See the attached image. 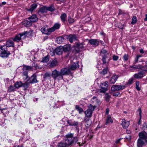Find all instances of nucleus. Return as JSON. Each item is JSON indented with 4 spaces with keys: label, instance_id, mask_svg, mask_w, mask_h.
<instances>
[{
    "label": "nucleus",
    "instance_id": "nucleus-1",
    "mask_svg": "<svg viewBox=\"0 0 147 147\" xmlns=\"http://www.w3.org/2000/svg\"><path fill=\"white\" fill-rule=\"evenodd\" d=\"M139 138L137 142L138 147H143L147 144V133L145 131L140 132L139 134Z\"/></svg>",
    "mask_w": 147,
    "mask_h": 147
},
{
    "label": "nucleus",
    "instance_id": "nucleus-2",
    "mask_svg": "<svg viewBox=\"0 0 147 147\" xmlns=\"http://www.w3.org/2000/svg\"><path fill=\"white\" fill-rule=\"evenodd\" d=\"M66 138L64 141L67 146L68 147L74 143H76L78 141L77 137H74V134H69L65 135Z\"/></svg>",
    "mask_w": 147,
    "mask_h": 147
},
{
    "label": "nucleus",
    "instance_id": "nucleus-3",
    "mask_svg": "<svg viewBox=\"0 0 147 147\" xmlns=\"http://www.w3.org/2000/svg\"><path fill=\"white\" fill-rule=\"evenodd\" d=\"M100 55L102 57L103 64L107 65L110 61L108 52L104 49H102L100 52Z\"/></svg>",
    "mask_w": 147,
    "mask_h": 147
},
{
    "label": "nucleus",
    "instance_id": "nucleus-4",
    "mask_svg": "<svg viewBox=\"0 0 147 147\" xmlns=\"http://www.w3.org/2000/svg\"><path fill=\"white\" fill-rule=\"evenodd\" d=\"M0 56L3 58H7L10 54L9 51L7 50V46L3 45L0 47Z\"/></svg>",
    "mask_w": 147,
    "mask_h": 147
},
{
    "label": "nucleus",
    "instance_id": "nucleus-5",
    "mask_svg": "<svg viewBox=\"0 0 147 147\" xmlns=\"http://www.w3.org/2000/svg\"><path fill=\"white\" fill-rule=\"evenodd\" d=\"M32 32H28V31L23 32L16 36L15 38L13 39L14 41L18 42L21 39L24 38L26 37V36L29 34H30Z\"/></svg>",
    "mask_w": 147,
    "mask_h": 147
},
{
    "label": "nucleus",
    "instance_id": "nucleus-6",
    "mask_svg": "<svg viewBox=\"0 0 147 147\" xmlns=\"http://www.w3.org/2000/svg\"><path fill=\"white\" fill-rule=\"evenodd\" d=\"M96 107L90 105L89 106V108L84 112L85 117L90 118L92 116L93 111L96 108Z\"/></svg>",
    "mask_w": 147,
    "mask_h": 147
},
{
    "label": "nucleus",
    "instance_id": "nucleus-7",
    "mask_svg": "<svg viewBox=\"0 0 147 147\" xmlns=\"http://www.w3.org/2000/svg\"><path fill=\"white\" fill-rule=\"evenodd\" d=\"M51 76L55 80L57 79L59 80L63 79V77L61 75L60 71L56 69H55L52 71Z\"/></svg>",
    "mask_w": 147,
    "mask_h": 147
},
{
    "label": "nucleus",
    "instance_id": "nucleus-8",
    "mask_svg": "<svg viewBox=\"0 0 147 147\" xmlns=\"http://www.w3.org/2000/svg\"><path fill=\"white\" fill-rule=\"evenodd\" d=\"M79 65L78 64V61L76 59H74L71 65L68 67L71 72L75 70L76 68L79 67Z\"/></svg>",
    "mask_w": 147,
    "mask_h": 147
},
{
    "label": "nucleus",
    "instance_id": "nucleus-9",
    "mask_svg": "<svg viewBox=\"0 0 147 147\" xmlns=\"http://www.w3.org/2000/svg\"><path fill=\"white\" fill-rule=\"evenodd\" d=\"M60 71L61 75L63 77V76L68 75L72 74L68 67L62 68Z\"/></svg>",
    "mask_w": 147,
    "mask_h": 147
},
{
    "label": "nucleus",
    "instance_id": "nucleus-10",
    "mask_svg": "<svg viewBox=\"0 0 147 147\" xmlns=\"http://www.w3.org/2000/svg\"><path fill=\"white\" fill-rule=\"evenodd\" d=\"M125 88V86L124 85H113L111 88V90L112 91L121 90Z\"/></svg>",
    "mask_w": 147,
    "mask_h": 147
},
{
    "label": "nucleus",
    "instance_id": "nucleus-11",
    "mask_svg": "<svg viewBox=\"0 0 147 147\" xmlns=\"http://www.w3.org/2000/svg\"><path fill=\"white\" fill-rule=\"evenodd\" d=\"M40 30L42 33L47 35L50 34L51 32L50 28H49L47 26H43Z\"/></svg>",
    "mask_w": 147,
    "mask_h": 147
},
{
    "label": "nucleus",
    "instance_id": "nucleus-12",
    "mask_svg": "<svg viewBox=\"0 0 147 147\" xmlns=\"http://www.w3.org/2000/svg\"><path fill=\"white\" fill-rule=\"evenodd\" d=\"M142 68V65L140 64L134 65L133 66L130 65L129 66V69L132 71L136 69H141Z\"/></svg>",
    "mask_w": 147,
    "mask_h": 147
},
{
    "label": "nucleus",
    "instance_id": "nucleus-13",
    "mask_svg": "<svg viewBox=\"0 0 147 147\" xmlns=\"http://www.w3.org/2000/svg\"><path fill=\"white\" fill-rule=\"evenodd\" d=\"M67 39L71 43H72L77 40V36L75 34H70L68 36Z\"/></svg>",
    "mask_w": 147,
    "mask_h": 147
},
{
    "label": "nucleus",
    "instance_id": "nucleus-14",
    "mask_svg": "<svg viewBox=\"0 0 147 147\" xmlns=\"http://www.w3.org/2000/svg\"><path fill=\"white\" fill-rule=\"evenodd\" d=\"M89 43L90 44L96 47L99 45V42L97 39H91L89 40Z\"/></svg>",
    "mask_w": 147,
    "mask_h": 147
},
{
    "label": "nucleus",
    "instance_id": "nucleus-15",
    "mask_svg": "<svg viewBox=\"0 0 147 147\" xmlns=\"http://www.w3.org/2000/svg\"><path fill=\"white\" fill-rule=\"evenodd\" d=\"M145 73L142 71L135 74L134 76V77L136 79L141 78H142Z\"/></svg>",
    "mask_w": 147,
    "mask_h": 147
},
{
    "label": "nucleus",
    "instance_id": "nucleus-16",
    "mask_svg": "<svg viewBox=\"0 0 147 147\" xmlns=\"http://www.w3.org/2000/svg\"><path fill=\"white\" fill-rule=\"evenodd\" d=\"M28 81L30 83H34L38 82L37 80L36 76L34 75H33L31 76L29 79L28 80Z\"/></svg>",
    "mask_w": 147,
    "mask_h": 147
},
{
    "label": "nucleus",
    "instance_id": "nucleus-17",
    "mask_svg": "<svg viewBox=\"0 0 147 147\" xmlns=\"http://www.w3.org/2000/svg\"><path fill=\"white\" fill-rule=\"evenodd\" d=\"M22 24L26 27H29L32 25V23L27 18L23 22Z\"/></svg>",
    "mask_w": 147,
    "mask_h": 147
},
{
    "label": "nucleus",
    "instance_id": "nucleus-18",
    "mask_svg": "<svg viewBox=\"0 0 147 147\" xmlns=\"http://www.w3.org/2000/svg\"><path fill=\"white\" fill-rule=\"evenodd\" d=\"M121 125L123 128H127L129 124V121H126L125 119H123L122 120Z\"/></svg>",
    "mask_w": 147,
    "mask_h": 147
},
{
    "label": "nucleus",
    "instance_id": "nucleus-19",
    "mask_svg": "<svg viewBox=\"0 0 147 147\" xmlns=\"http://www.w3.org/2000/svg\"><path fill=\"white\" fill-rule=\"evenodd\" d=\"M118 77L119 76L117 75H115L112 76L109 81L110 83L114 84L117 80Z\"/></svg>",
    "mask_w": 147,
    "mask_h": 147
},
{
    "label": "nucleus",
    "instance_id": "nucleus-20",
    "mask_svg": "<svg viewBox=\"0 0 147 147\" xmlns=\"http://www.w3.org/2000/svg\"><path fill=\"white\" fill-rule=\"evenodd\" d=\"M60 26V24L59 23H55L53 27L50 28L51 32L54 31L58 29L59 28Z\"/></svg>",
    "mask_w": 147,
    "mask_h": 147
},
{
    "label": "nucleus",
    "instance_id": "nucleus-21",
    "mask_svg": "<svg viewBox=\"0 0 147 147\" xmlns=\"http://www.w3.org/2000/svg\"><path fill=\"white\" fill-rule=\"evenodd\" d=\"M28 19L30 20L31 23L32 22H36L38 20V18L36 15H33L29 18H28Z\"/></svg>",
    "mask_w": 147,
    "mask_h": 147
},
{
    "label": "nucleus",
    "instance_id": "nucleus-22",
    "mask_svg": "<svg viewBox=\"0 0 147 147\" xmlns=\"http://www.w3.org/2000/svg\"><path fill=\"white\" fill-rule=\"evenodd\" d=\"M67 123L71 126H77L78 124V122L76 121L73 120H68L67 121Z\"/></svg>",
    "mask_w": 147,
    "mask_h": 147
},
{
    "label": "nucleus",
    "instance_id": "nucleus-23",
    "mask_svg": "<svg viewBox=\"0 0 147 147\" xmlns=\"http://www.w3.org/2000/svg\"><path fill=\"white\" fill-rule=\"evenodd\" d=\"M62 47L61 46H60L59 47H57L55 51L56 54L59 55H61L62 54L63 51V49H62Z\"/></svg>",
    "mask_w": 147,
    "mask_h": 147
},
{
    "label": "nucleus",
    "instance_id": "nucleus-24",
    "mask_svg": "<svg viewBox=\"0 0 147 147\" xmlns=\"http://www.w3.org/2000/svg\"><path fill=\"white\" fill-rule=\"evenodd\" d=\"M63 49V51L64 52H68L71 49V47L69 44H67L64 45L63 47H61Z\"/></svg>",
    "mask_w": 147,
    "mask_h": 147
},
{
    "label": "nucleus",
    "instance_id": "nucleus-25",
    "mask_svg": "<svg viewBox=\"0 0 147 147\" xmlns=\"http://www.w3.org/2000/svg\"><path fill=\"white\" fill-rule=\"evenodd\" d=\"M113 122V120L111 118V115H108L107 117L105 123V124L107 125L109 123H112Z\"/></svg>",
    "mask_w": 147,
    "mask_h": 147
},
{
    "label": "nucleus",
    "instance_id": "nucleus-26",
    "mask_svg": "<svg viewBox=\"0 0 147 147\" xmlns=\"http://www.w3.org/2000/svg\"><path fill=\"white\" fill-rule=\"evenodd\" d=\"M13 41L12 40L10 39L6 42V46L7 47H14V45L13 43Z\"/></svg>",
    "mask_w": 147,
    "mask_h": 147
},
{
    "label": "nucleus",
    "instance_id": "nucleus-27",
    "mask_svg": "<svg viewBox=\"0 0 147 147\" xmlns=\"http://www.w3.org/2000/svg\"><path fill=\"white\" fill-rule=\"evenodd\" d=\"M67 17V15L65 13H63L61 15V19L63 23H65L66 21Z\"/></svg>",
    "mask_w": 147,
    "mask_h": 147
},
{
    "label": "nucleus",
    "instance_id": "nucleus-28",
    "mask_svg": "<svg viewBox=\"0 0 147 147\" xmlns=\"http://www.w3.org/2000/svg\"><path fill=\"white\" fill-rule=\"evenodd\" d=\"M47 11V7L45 6H43L40 8L38 11V13H42L46 12Z\"/></svg>",
    "mask_w": 147,
    "mask_h": 147
},
{
    "label": "nucleus",
    "instance_id": "nucleus-29",
    "mask_svg": "<svg viewBox=\"0 0 147 147\" xmlns=\"http://www.w3.org/2000/svg\"><path fill=\"white\" fill-rule=\"evenodd\" d=\"M64 38L62 36H59L56 38V41L58 44H61L64 41Z\"/></svg>",
    "mask_w": 147,
    "mask_h": 147
},
{
    "label": "nucleus",
    "instance_id": "nucleus-30",
    "mask_svg": "<svg viewBox=\"0 0 147 147\" xmlns=\"http://www.w3.org/2000/svg\"><path fill=\"white\" fill-rule=\"evenodd\" d=\"M32 67L28 65H24L22 68L23 70H26V71L32 70Z\"/></svg>",
    "mask_w": 147,
    "mask_h": 147
},
{
    "label": "nucleus",
    "instance_id": "nucleus-31",
    "mask_svg": "<svg viewBox=\"0 0 147 147\" xmlns=\"http://www.w3.org/2000/svg\"><path fill=\"white\" fill-rule=\"evenodd\" d=\"M23 71L22 72V76L23 77V79L24 80H26L28 77V71H26L23 70Z\"/></svg>",
    "mask_w": 147,
    "mask_h": 147
},
{
    "label": "nucleus",
    "instance_id": "nucleus-32",
    "mask_svg": "<svg viewBox=\"0 0 147 147\" xmlns=\"http://www.w3.org/2000/svg\"><path fill=\"white\" fill-rule=\"evenodd\" d=\"M101 88V89H99L97 90V93L99 95H101V93H104L105 92L107 91L106 90V88Z\"/></svg>",
    "mask_w": 147,
    "mask_h": 147
},
{
    "label": "nucleus",
    "instance_id": "nucleus-33",
    "mask_svg": "<svg viewBox=\"0 0 147 147\" xmlns=\"http://www.w3.org/2000/svg\"><path fill=\"white\" fill-rule=\"evenodd\" d=\"M58 147H68L64 141H62L59 143L57 145Z\"/></svg>",
    "mask_w": 147,
    "mask_h": 147
},
{
    "label": "nucleus",
    "instance_id": "nucleus-34",
    "mask_svg": "<svg viewBox=\"0 0 147 147\" xmlns=\"http://www.w3.org/2000/svg\"><path fill=\"white\" fill-rule=\"evenodd\" d=\"M108 82H104L102 84L100 85L101 88H102L103 89L104 88H106V90H107V87H108Z\"/></svg>",
    "mask_w": 147,
    "mask_h": 147
},
{
    "label": "nucleus",
    "instance_id": "nucleus-35",
    "mask_svg": "<svg viewBox=\"0 0 147 147\" xmlns=\"http://www.w3.org/2000/svg\"><path fill=\"white\" fill-rule=\"evenodd\" d=\"M37 7V5L35 3H33L31 5L30 7L28 10L31 12L32 11Z\"/></svg>",
    "mask_w": 147,
    "mask_h": 147
},
{
    "label": "nucleus",
    "instance_id": "nucleus-36",
    "mask_svg": "<svg viewBox=\"0 0 147 147\" xmlns=\"http://www.w3.org/2000/svg\"><path fill=\"white\" fill-rule=\"evenodd\" d=\"M22 85V83L21 82H16L14 84V87L16 88H18L21 86Z\"/></svg>",
    "mask_w": 147,
    "mask_h": 147
},
{
    "label": "nucleus",
    "instance_id": "nucleus-37",
    "mask_svg": "<svg viewBox=\"0 0 147 147\" xmlns=\"http://www.w3.org/2000/svg\"><path fill=\"white\" fill-rule=\"evenodd\" d=\"M30 84L29 82L27 80L26 82L24 83H22V87H23L25 89H26L28 87V86Z\"/></svg>",
    "mask_w": 147,
    "mask_h": 147
},
{
    "label": "nucleus",
    "instance_id": "nucleus-38",
    "mask_svg": "<svg viewBox=\"0 0 147 147\" xmlns=\"http://www.w3.org/2000/svg\"><path fill=\"white\" fill-rule=\"evenodd\" d=\"M75 108L78 111L79 113L80 114L82 113L83 111V109L79 105H76L75 107Z\"/></svg>",
    "mask_w": 147,
    "mask_h": 147
},
{
    "label": "nucleus",
    "instance_id": "nucleus-39",
    "mask_svg": "<svg viewBox=\"0 0 147 147\" xmlns=\"http://www.w3.org/2000/svg\"><path fill=\"white\" fill-rule=\"evenodd\" d=\"M84 44L83 43H79L77 44V46L79 48L80 50L82 49H84Z\"/></svg>",
    "mask_w": 147,
    "mask_h": 147
},
{
    "label": "nucleus",
    "instance_id": "nucleus-40",
    "mask_svg": "<svg viewBox=\"0 0 147 147\" xmlns=\"http://www.w3.org/2000/svg\"><path fill=\"white\" fill-rule=\"evenodd\" d=\"M15 87L12 85H11L7 91L9 92H11L14 91Z\"/></svg>",
    "mask_w": 147,
    "mask_h": 147
},
{
    "label": "nucleus",
    "instance_id": "nucleus-41",
    "mask_svg": "<svg viewBox=\"0 0 147 147\" xmlns=\"http://www.w3.org/2000/svg\"><path fill=\"white\" fill-rule=\"evenodd\" d=\"M57 61L56 60L54 59L50 63V65L51 67L54 66L56 65L57 63Z\"/></svg>",
    "mask_w": 147,
    "mask_h": 147
},
{
    "label": "nucleus",
    "instance_id": "nucleus-42",
    "mask_svg": "<svg viewBox=\"0 0 147 147\" xmlns=\"http://www.w3.org/2000/svg\"><path fill=\"white\" fill-rule=\"evenodd\" d=\"M49 56H47L42 59V61L44 63H47L49 61Z\"/></svg>",
    "mask_w": 147,
    "mask_h": 147
},
{
    "label": "nucleus",
    "instance_id": "nucleus-43",
    "mask_svg": "<svg viewBox=\"0 0 147 147\" xmlns=\"http://www.w3.org/2000/svg\"><path fill=\"white\" fill-rule=\"evenodd\" d=\"M137 21V18L136 16H134L132 19V21L131 22V24H134L136 23Z\"/></svg>",
    "mask_w": 147,
    "mask_h": 147
},
{
    "label": "nucleus",
    "instance_id": "nucleus-44",
    "mask_svg": "<svg viewBox=\"0 0 147 147\" xmlns=\"http://www.w3.org/2000/svg\"><path fill=\"white\" fill-rule=\"evenodd\" d=\"M129 57V55L127 54H125L123 56V59L124 61H127Z\"/></svg>",
    "mask_w": 147,
    "mask_h": 147
},
{
    "label": "nucleus",
    "instance_id": "nucleus-45",
    "mask_svg": "<svg viewBox=\"0 0 147 147\" xmlns=\"http://www.w3.org/2000/svg\"><path fill=\"white\" fill-rule=\"evenodd\" d=\"M145 65L144 66H142V68L141 69L143 71L147 72V61L145 63Z\"/></svg>",
    "mask_w": 147,
    "mask_h": 147
},
{
    "label": "nucleus",
    "instance_id": "nucleus-46",
    "mask_svg": "<svg viewBox=\"0 0 147 147\" xmlns=\"http://www.w3.org/2000/svg\"><path fill=\"white\" fill-rule=\"evenodd\" d=\"M32 67H33L34 68L36 69H37V68H39V67L38 66V65L37 64V63L36 62H33L32 63Z\"/></svg>",
    "mask_w": 147,
    "mask_h": 147
},
{
    "label": "nucleus",
    "instance_id": "nucleus-47",
    "mask_svg": "<svg viewBox=\"0 0 147 147\" xmlns=\"http://www.w3.org/2000/svg\"><path fill=\"white\" fill-rule=\"evenodd\" d=\"M108 71V67H107L105 68H104V69L102 70V72H100V73L103 74H105L107 73Z\"/></svg>",
    "mask_w": 147,
    "mask_h": 147
},
{
    "label": "nucleus",
    "instance_id": "nucleus-48",
    "mask_svg": "<svg viewBox=\"0 0 147 147\" xmlns=\"http://www.w3.org/2000/svg\"><path fill=\"white\" fill-rule=\"evenodd\" d=\"M138 111H139V115H140V119L138 121V124H140V123H141V113H142V111H141V109L140 108L138 110Z\"/></svg>",
    "mask_w": 147,
    "mask_h": 147
},
{
    "label": "nucleus",
    "instance_id": "nucleus-49",
    "mask_svg": "<svg viewBox=\"0 0 147 147\" xmlns=\"http://www.w3.org/2000/svg\"><path fill=\"white\" fill-rule=\"evenodd\" d=\"M47 11H53L54 10V7L52 6H50L47 7Z\"/></svg>",
    "mask_w": 147,
    "mask_h": 147
},
{
    "label": "nucleus",
    "instance_id": "nucleus-50",
    "mask_svg": "<svg viewBox=\"0 0 147 147\" xmlns=\"http://www.w3.org/2000/svg\"><path fill=\"white\" fill-rule=\"evenodd\" d=\"M91 101L93 102H98V99L96 97L94 96L91 99Z\"/></svg>",
    "mask_w": 147,
    "mask_h": 147
},
{
    "label": "nucleus",
    "instance_id": "nucleus-51",
    "mask_svg": "<svg viewBox=\"0 0 147 147\" xmlns=\"http://www.w3.org/2000/svg\"><path fill=\"white\" fill-rule=\"evenodd\" d=\"M68 21L69 23H72L74 22V20L70 17H69Z\"/></svg>",
    "mask_w": 147,
    "mask_h": 147
},
{
    "label": "nucleus",
    "instance_id": "nucleus-52",
    "mask_svg": "<svg viewBox=\"0 0 147 147\" xmlns=\"http://www.w3.org/2000/svg\"><path fill=\"white\" fill-rule=\"evenodd\" d=\"M64 104V102L63 101L59 102L58 101L57 102V104L56 105H58V106H61L63 105Z\"/></svg>",
    "mask_w": 147,
    "mask_h": 147
},
{
    "label": "nucleus",
    "instance_id": "nucleus-53",
    "mask_svg": "<svg viewBox=\"0 0 147 147\" xmlns=\"http://www.w3.org/2000/svg\"><path fill=\"white\" fill-rule=\"evenodd\" d=\"M50 76V74L49 73H45L44 75V78H45L48 77Z\"/></svg>",
    "mask_w": 147,
    "mask_h": 147
},
{
    "label": "nucleus",
    "instance_id": "nucleus-54",
    "mask_svg": "<svg viewBox=\"0 0 147 147\" xmlns=\"http://www.w3.org/2000/svg\"><path fill=\"white\" fill-rule=\"evenodd\" d=\"M105 97L106 100H108L111 98V96L108 94H106L105 95Z\"/></svg>",
    "mask_w": 147,
    "mask_h": 147
},
{
    "label": "nucleus",
    "instance_id": "nucleus-55",
    "mask_svg": "<svg viewBox=\"0 0 147 147\" xmlns=\"http://www.w3.org/2000/svg\"><path fill=\"white\" fill-rule=\"evenodd\" d=\"M133 79L131 78L129 79L127 83V84L130 85L132 84L133 82Z\"/></svg>",
    "mask_w": 147,
    "mask_h": 147
},
{
    "label": "nucleus",
    "instance_id": "nucleus-56",
    "mask_svg": "<svg viewBox=\"0 0 147 147\" xmlns=\"http://www.w3.org/2000/svg\"><path fill=\"white\" fill-rule=\"evenodd\" d=\"M119 58V57L118 56L114 55L113 56V59L114 61H117Z\"/></svg>",
    "mask_w": 147,
    "mask_h": 147
},
{
    "label": "nucleus",
    "instance_id": "nucleus-57",
    "mask_svg": "<svg viewBox=\"0 0 147 147\" xmlns=\"http://www.w3.org/2000/svg\"><path fill=\"white\" fill-rule=\"evenodd\" d=\"M120 94V92H117L114 93L113 94V96H117Z\"/></svg>",
    "mask_w": 147,
    "mask_h": 147
},
{
    "label": "nucleus",
    "instance_id": "nucleus-58",
    "mask_svg": "<svg viewBox=\"0 0 147 147\" xmlns=\"http://www.w3.org/2000/svg\"><path fill=\"white\" fill-rule=\"evenodd\" d=\"M139 58L137 57H136L135 58L134 60V64H136L137 63H138Z\"/></svg>",
    "mask_w": 147,
    "mask_h": 147
},
{
    "label": "nucleus",
    "instance_id": "nucleus-59",
    "mask_svg": "<svg viewBox=\"0 0 147 147\" xmlns=\"http://www.w3.org/2000/svg\"><path fill=\"white\" fill-rule=\"evenodd\" d=\"M109 108H108L106 109V113H105L106 115H108L109 114Z\"/></svg>",
    "mask_w": 147,
    "mask_h": 147
},
{
    "label": "nucleus",
    "instance_id": "nucleus-60",
    "mask_svg": "<svg viewBox=\"0 0 147 147\" xmlns=\"http://www.w3.org/2000/svg\"><path fill=\"white\" fill-rule=\"evenodd\" d=\"M99 41V43H100L102 45L105 46V43L104 42H103L101 40Z\"/></svg>",
    "mask_w": 147,
    "mask_h": 147
},
{
    "label": "nucleus",
    "instance_id": "nucleus-61",
    "mask_svg": "<svg viewBox=\"0 0 147 147\" xmlns=\"http://www.w3.org/2000/svg\"><path fill=\"white\" fill-rule=\"evenodd\" d=\"M136 86H139L140 84L139 82L138 81L136 82Z\"/></svg>",
    "mask_w": 147,
    "mask_h": 147
},
{
    "label": "nucleus",
    "instance_id": "nucleus-62",
    "mask_svg": "<svg viewBox=\"0 0 147 147\" xmlns=\"http://www.w3.org/2000/svg\"><path fill=\"white\" fill-rule=\"evenodd\" d=\"M136 88L138 91H139L140 90V88L139 87V86H136Z\"/></svg>",
    "mask_w": 147,
    "mask_h": 147
},
{
    "label": "nucleus",
    "instance_id": "nucleus-63",
    "mask_svg": "<svg viewBox=\"0 0 147 147\" xmlns=\"http://www.w3.org/2000/svg\"><path fill=\"white\" fill-rule=\"evenodd\" d=\"M140 53H142V54H143L144 53V51L142 49H140Z\"/></svg>",
    "mask_w": 147,
    "mask_h": 147
},
{
    "label": "nucleus",
    "instance_id": "nucleus-64",
    "mask_svg": "<svg viewBox=\"0 0 147 147\" xmlns=\"http://www.w3.org/2000/svg\"><path fill=\"white\" fill-rule=\"evenodd\" d=\"M144 127L147 128V123H144Z\"/></svg>",
    "mask_w": 147,
    "mask_h": 147
}]
</instances>
